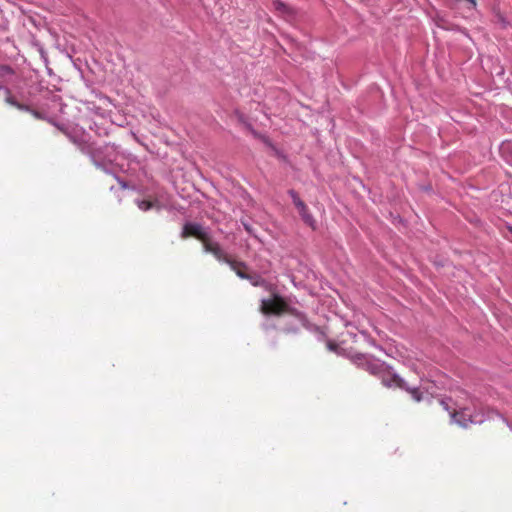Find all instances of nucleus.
Masks as SVG:
<instances>
[{
    "instance_id": "19",
    "label": "nucleus",
    "mask_w": 512,
    "mask_h": 512,
    "mask_svg": "<svg viewBox=\"0 0 512 512\" xmlns=\"http://www.w3.org/2000/svg\"><path fill=\"white\" fill-rule=\"evenodd\" d=\"M244 227H245L246 231H248L249 233L251 232V228H250V226H248V225H244Z\"/></svg>"
},
{
    "instance_id": "5",
    "label": "nucleus",
    "mask_w": 512,
    "mask_h": 512,
    "mask_svg": "<svg viewBox=\"0 0 512 512\" xmlns=\"http://www.w3.org/2000/svg\"><path fill=\"white\" fill-rule=\"evenodd\" d=\"M261 311L264 314L279 315L283 311L282 300L278 297L274 299H262L261 300Z\"/></svg>"
},
{
    "instance_id": "12",
    "label": "nucleus",
    "mask_w": 512,
    "mask_h": 512,
    "mask_svg": "<svg viewBox=\"0 0 512 512\" xmlns=\"http://www.w3.org/2000/svg\"><path fill=\"white\" fill-rule=\"evenodd\" d=\"M500 152H501L502 156L505 157L506 161L509 164H512V155L510 158H508L506 156L507 153L512 154V143L511 142H503L500 146Z\"/></svg>"
},
{
    "instance_id": "18",
    "label": "nucleus",
    "mask_w": 512,
    "mask_h": 512,
    "mask_svg": "<svg viewBox=\"0 0 512 512\" xmlns=\"http://www.w3.org/2000/svg\"><path fill=\"white\" fill-rule=\"evenodd\" d=\"M466 1L469 2V4H470L469 8L470 9H475L476 8V6H477L476 0H466Z\"/></svg>"
},
{
    "instance_id": "16",
    "label": "nucleus",
    "mask_w": 512,
    "mask_h": 512,
    "mask_svg": "<svg viewBox=\"0 0 512 512\" xmlns=\"http://www.w3.org/2000/svg\"><path fill=\"white\" fill-rule=\"evenodd\" d=\"M451 402L450 399H442L440 400V404L441 406L446 410V411H450V405L449 403Z\"/></svg>"
},
{
    "instance_id": "1",
    "label": "nucleus",
    "mask_w": 512,
    "mask_h": 512,
    "mask_svg": "<svg viewBox=\"0 0 512 512\" xmlns=\"http://www.w3.org/2000/svg\"><path fill=\"white\" fill-rule=\"evenodd\" d=\"M352 362L381 379L386 387H396L410 393L413 400L420 402L424 399V394L419 388H410L408 384L398 374L394 373L390 366L385 362L374 358L370 354L356 353L352 356Z\"/></svg>"
},
{
    "instance_id": "7",
    "label": "nucleus",
    "mask_w": 512,
    "mask_h": 512,
    "mask_svg": "<svg viewBox=\"0 0 512 512\" xmlns=\"http://www.w3.org/2000/svg\"><path fill=\"white\" fill-rule=\"evenodd\" d=\"M296 209L299 212V215L303 222L311 227L313 230L316 229V220L314 219L313 215L310 213L307 205L304 202L298 203V206Z\"/></svg>"
},
{
    "instance_id": "21",
    "label": "nucleus",
    "mask_w": 512,
    "mask_h": 512,
    "mask_svg": "<svg viewBox=\"0 0 512 512\" xmlns=\"http://www.w3.org/2000/svg\"><path fill=\"white\" fill-rule=\"evenodd\" d=\"M119 182H120V184L122 185V187H123V188H125V187H126L125 182H123V181H119Z\"/></svg>"
},
{
    "instance_id": "2",
    "label": "nucleus",
    "mask_w": 512,
    "mask_h": 512,
    "mask_svg": "<svg viewBox=\"0 0 512 512\" xmlns=\"http://www.w3.org/2000/svg\"><path fill=\"white\" fill-rule=\"evenodd\" d=\"M71 139L77 145L79 150L91 159L92 163L97 168L103 170L107 174H114L116 172V163L121 152L115 144L106 143L98 146L87 140L84 135H81L80 137H71Z\"/></svg>"
},
{
    "instance_id": "3",
    "label": "nucleus",
    "mask_w": 512,
    "mask_h": 512,
    "mask_svg": "<svg viewBox=\"0 0 512 512\" xmlns=\"http://www.w3.org/2000/svg\"><path fill=\"white\" fill-rule=\"evenodd\" d=\"M188 236H193L201 240L203 242V248L206 253H211L218 261L222 260L224 256V250L217 242L210 239L209 231L207 228L198 223L187 222L183 226L181 237L186 238Z\"/></svg>"
},
{
    "instance_id": "14",
    "label": "nucleus",
    "mask_w": 512,
    "mask_h": 512,
    "mask_svg": "<svg viewBox=\"0 0 512 512\" xmlns=\"http://www.w3.org/2000/svg\"><path fill=\"white\" fill-rule=\"evenodd\" d=\"M14 71L10 66L1 65L0 66V78H5L13 75Z\"/></svg>"
},
{
    "instance_id": "8",
    "label": "nucleus",
    "mask_w": 512,
    "mask_h": 512,
    "mask_svg": "<svg viewBox=\"0 0 512 512\" xmlns=\"http://www.w3.org/2000/svg\"><path fill=\"white\" fill-rule=\"evenodd\" d=\"M221 262L227 263L230 266V268L236 273V275L238 277H240L241 279L247 278L248 273L245 271V269H247V266L245 263L231 260L226 256L225 253H224V256H223Z\"/></svg>"
},
{
    "instance_id": "13",
    "label": "nucleus",
    "mask_w": 512,
    "mask_h": 512,
    "mask_svg": "<svg viewBox=\"0 0 512 512\" xmlns=\"http://www.w3.org/2000/svg\"><path fill=\"white\" fill-rule=\"evenodd\" d=\"M360 334H361V336L364 338V340H365L369 345H371V346H373V347H375V348L379 349L380 351H383L382 346L377 345V344H376V342H375V340H374L373 338H371V337H370V335H369L367 332H365V331H361V332H360Z\"/></svg>"
},
{
    "instance_id": "22",
    "label": "nucleus",
    "mask_w": 512,
    "mask_h": 512,
    "mask_svg": "<svg viewBox=\"0 0 512 512\" xmlns=\"http://www.w3.org/2000/svg\"><path fill=\"white\" fill-rule=\"evenodd\" d=\"M507 228H508L509 232H511V233H512V226H511V225H509Z\"/></svg>"
},
{
    "instance_id": "11",
    "label": "nucleus",
    "mask_w": 512,
    "mask_h": 512,
    "mask_svg": "<svg viewBox=\"0 0 512 512\" xmlns=\"http://www.w3.org/2000/svg\"><path fill=\"white\" fill-rule=\"evenodd\" d=\"M273 6L276 11L283 15H290L292 13L291 8L280 0L273 1Z\"/></svg>"
},
{
    "instance_id": "4",
    "label": "nucleus",
    "mask_w": 512,
    "mask_h": 512,
    "mask_svg": "<svg viewBox=\"0 0 512 512\" xmlns=\"http://www.w3.org/2000/svg\"><path fill=\"white\" fill-rule=\"evenodd\" d=\"M452 421L458 424L462 428H467L470 424H481L485 420L493 418V416L499 417L509 428L512 430V424L498 411L488 409L486 413H476L474 415L468 413L467 409H463L460 412L450 413Z\"/></svg>"
},
{
    "instance_id": "15",
    "label": "nucleus",
    "mask_w": 512,
    "mask_h": 512,
    "mask_svg": "<svg viewBox=\"0 0 512 512\" xmlns=\"http://www.w3.org/2000/svg\"><path fill=\"white\" fill-rule=\"evenodd\" d=\"M288 195L291 197L293 204L295 207L298 206V203L303 202L298 196L297 192L293 189L288 190Z\"/></svg>"
},
{
    "instance_id": "17",
    "label": "nucleus",
    "mask_w": 512,
    "mask_h": 512,
    "mask_svg": "<svg viewBox=\"0 0 512 512\" xmlns=\"http://www.w3.org/2000/svg\"><path fill=\"white\" fill-rule=\"evenodd\" d=\"M327 347H328V349H329L330 351L337 352V348H338L337 344H335V343H333V342L329 341V342L327 343Z\"/></svg>"
},
{
    "instance_id": "20",
    "label": "nucleus",
    "mask_w": 512,
    "mask_h": 512,
    "mask_svg": "<svg viewBox=\"0 0 512 512\" xmlns=\"http://www.w3.org/2000/svg\"><path fill=\"white\" fill-rule=\"evenodd\" d=\"M285 331H286L287 333H289V332H296L297 330H296V329H285Z\"/></svg>"
},
{
    "instance_id": "6",
    "label": "nucleus",
    "mask_w": 512,
    "mask_h": 512,
    "mask_svg": "<svg viewBox=\"0 0 512 512\" xmlns=\"http://www.w3.org/2000/svg\"><path fill=\"white\" fill-rule=\"evenodd\" d=\"M3 98V100L13 106V107H16L17 109L19 110H26L28 111L29 108L28 106L24 105V104H21L19 103L14 96H12L11 94V91L6 88V87H3V86H0V99Z\"/></svg>"
},
{
    "instance_id": "10",
    "label": "nucleus",
    "mask_w": 512,
    "mask_h": 512,
    "mask_svg": "<svg viewBox=\"0 0 512 512\" xmlns=\"http://www.w3.org/2000/svg\"><path fill=\"white\" fill-rule=\"evenodd\" d=\"M245 279L248 280L253 286H256V287L268 288V286H269V283L266 280H264L257 273H248L247 278H245Z\"/></svg>"
},
{
    "instance_id": "9",
    "label": "nucleus",
    "mask_w": 512,
    "mask_h": 512,
    "mask_svg": "<svg viewBox=\"0 0 512 512\" xmlns=\"http://www.w3.org/2000/svg\"><path fill=\"white\" fill-rule=\"evenodd\" d=\"M135 204L141 211H149L153 208L160 209L159 203L157 200H150V199H135Z\"/></svg>"
}]
</instances>
